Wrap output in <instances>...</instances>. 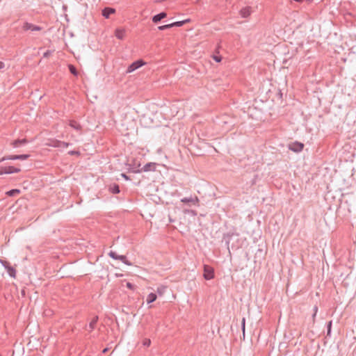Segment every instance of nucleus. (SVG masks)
<instances>
[{
	"instance_id": "nucleus-1",
	"label": "nucleus",
	"mask_w": 356,
	"mask_h": 356,
	"mask_svg": "<svg viewBox=\"0 0 356 356\" xmlns=\"http://www.w3.org/2000/svg\"><path fill=\"white\" fill-rule=\"evenodd\" d=\"M129 160L126 163L128 165V172L132 173H140L142 172L140 161H138L136 159H133L131 163H129Z\"/></svg>"
},
{
	"instance_id": "nucleus-2",
	"label": "nucleus",
	"mask_w": 356,
	"mask_h": 356,
	"mask_svg": "<svg viewBox=\"0 0 356 356\" xmlns=\"http://www.w3.org/2000/svg\"><path fill=\"white\" fill-rule=\"evenodd\" d=\"M238 234L236 232L235 229L225 233L222 236V241H225V245L230 253L229 243L233 236H238Z\"/></svg>"
},
{
	"instance_id": "nucleus-3",
	"label": "nucleus",
	"mask_w": 356,
	"mask_h": 356,
	"mask_svg": "<svg viewBox=\"0 0 356 356\" xmlns=\"http://www.w3.org/2000/svg\"><path fill=\"white\" fill-rule=\"evenodd\" d=\"M108 255L113 259L120 260L127 266H131L132 264L130 262L125 255H119L115 252L111 250Z\"/></svg>"
},
{
	"instance_id": "nucleus-4",
	"label": "nucleus",
	"mask_w": 356,
	"mask_h": 356,
	"mask_svg": "<svg viewBox=\"0 0 356 356\" xmlns=\"http://www.w3.org/2000/svg\"><path fill=\"white\" fill-rule=\"evenodd\" d=\"M215 276L214 270L212 267L204 265V273L203 277L207 280H210L213 279Z\"/></svg>"
},
{
	"instance_id": "nucleus-5",
	"label": "nucleus",
	"mask_w": 356,
	"mask_h": 356,
	"mask_svg": "<svg viewBox=\"0 0 356 356\" xmlns=\"http://www.w3.org/2000/svg\"><path fill=\"white\" fill-rule=\"evenodd\" d=\"M145 65V62L142 59H138L134 62H133L131 65H129L127 69V73H131L139 67H142Z\"/></svg>"
},
{
	"instance_id": "nucleus-6",
	"label": "nucleus",
	"mask_w": 356,
	"mask_h": 356,
	"mask_svg": "<svg viewBox=\"0 0 356 356\" xmlns=\"http://www.w3.org/2000/svg\"><path fill=\"white\" fill-rule=\"evenodd\" d=\"M30 157V154H16V155H10L8 156H4L1 160V161H3L5 160H26Z\"/></svg>"
},
{
	"instance_id": "nucleus-7",
	"label": "nucleus",
	"mask_w": 356,
	"mask_h": 356,
	"mask_svg": "<svg viewBox=\"0 0 356 356\" xmlns=\"http://www.w3.org/2000/svg\"><path fill=\"white\" fill-rule=\"evenodd\" d=\"M304 148V144L300 142H293L289 145V149L294 152H300Z\"/></svg>"
},
{
	"instance_id": "nucleus-8",
	"label": "nucleus",
	"mask_w": 356,
	"mask_h": 356,
	"mask_svg": "<svg viewBox=\"0 0 356 356\" xmlns=\"http://www.w3.org/2000/svg\"><path fill=\"white\" fill-rule=\"evenodd\" d=\"M22 29L24 31L31 30L32 31H39L42 29V28L40 26H37L29 22H24L22 26Z\"/></svg>"
},
{
	"instance_id": "nucleus-9",
	"label": "nucleus",
	"mask_w": 356,
	"mask_h": 356,
	"mask_svg": "<svg viewBox=\"0 0 356 356\" xmlns=\"http://www.w3.org/2000/svg\"><path fill=\"white\" fill-rule=\"evenodd\" d=\"M181 202L184 203V204H187L188 205H191V204H197L198 202H199V199L197 198V197H184L181 200Z\"/></svg>"
},
{
	"instance_id": "nucleus-10",
	"label": "nucleus",
	"mask_w": 356,
	"mask_h": 356,
	"mask_svg": "<svg viewBox=\"0 0 356 356\" xmlns=\"http://www.w3.org/2000/svg\"><path fill=\"white\" fill-rule=\"evenodd\" d=\"M116 10L111 7H105L102 10V15L103 17H104L106 19H108L110 17V15L112 14L115 13Z\"/></svg>"
},
{
	"instance_id": "nucleus-11",
	"label": "nucleus",
	"mask_w": 356,
	"mask_h": 356,
	"mask_svg": "<svg viewBox=\"0 0 356 356\" xmlns=\"http://www.w3.org/2000/svg\"><path fill=\"white\" fill-rule=\"evenodd\" d=\"M167 15H168L167 13L161 12L159 14L154 15L152 17V20L154 24H158L159 22H160L161 21V19L167 17Z\"/></svg>"
},
{
	"instance_id": "nucleus-12",
	"label": "nucleus",
	"mask_w": 356,
	"mask_h": 356,
	"mask_svg": "<svg viewBox=\"0 0 356 356\" xmlns=\"http://www.w3.org/2000/svg\"><path fill=\"white\" fill-rule=\"evenodd\" d=\"M27 143H28V140L26 138L17 139V140H13L11 143V145L15 148H17V147L24 146V145H26Z\"/></svg>"
},
{
	"instance_id": "nucleus-13",
	"label": "nucleus",
	"mask_w": 356,
	"mask_h": 356,
	"mask_svg": "<svg viewBox=\"0 0 356 356\" xmlns=\"http://www.w3.org/2000/svg\"><path fill=\"white\" fill-rule=\"evenodd\" d=\"M156 163L149 162L146 163L142 168V172H149V171H155L156 170Z\"/></svg>"
},
{
	"instance_id": "nucleus-14",
	"label": "nucleus",
	"mask_w": 356,
	"mask_h": 356,
	"mask_svg": "<svg viewBox=\"0 0 356 356\" xmlns=\"http://www.w3.org/2000/svg\"><path fill=\"white\" fill-rule=\"evenodd\" d=\"M71 144L67 142L60 141V140H55L54 142L53 146L54 147H58V148H67Z\"/></svg>"
},
{
	"instance_id": "nucleus-15",
	"label": "nucleus",
	"mask_w": 356,
	"mask_h": 356,
	"mask_svg": "<svg viewBox=\"0 0 356 356\" xmlns=\"http://www.w3.org/2000/svg\"><path fill=\"white\" fill-rule=\"evenodd\" d=\"M98 319L99 317L97 316H94L88 325V328H86V330H88L90 332H92L95 329L96 324L98 321Z\"/></svg>"
},
{
	"instance_id": "nucleus-16",
	"label": "nucleus",
	"mask_w": 356,
	"mask_h": 356,
	"mask_svg": "<svg viewBox=\"0 0 356 356\" xmlns=\"http://www.w3.org/2000/svg\"><path fill=\"white\" fill-rule=\"evenodd\" d=\"M108 191L113 194H118L120 193V186L117 184H111L108 186Z\"/></svg>"
},
{
	"instance_id": "nucleus-17",
	"label": "nucleus",
	"mask_w": 356,
	"mask_h": 356,
	"mask_svg": "<svg viewBox=\"0 0 356 356\" xmlns=\"http://www.w3.org/2000/svg\"><path fill=\"white\" fill-rule=\"evenodd\" d=\"M6 174H12V173H17L21 171V169L19 168H17L15 166H5Z\"/></svg>"
},
{
	"instance_id": "nucleus-18",
	"label": "nucleus",
	"mask_w": 356,
	"mask_h": 356,
	"mask_svg": "<svg viewBox=\"0 0 356 356\" xmlns=\"http://www.w3.org/2000/svg\"><path fill=\"white\" fill-rule=\"evenodd\" d=\"M125 31L122 29H116L115 31V35L119 40H123L124 38Z\"/></svg>"
},
{
	"instance_id": "nucleus-19",
	"label": "nucleus",
	"mask_w": 356,
	"mask_h": 356,
	"mask_svg": "<svg viewBox=\"0 0 356 356\" xmlns=\"http://www.w3.org/2000/svg\"><path fill=\"white\" fill-rule=\"evenodd\" d=\"M250 13L251 11L250 7L243 8L240 10L241 15L244 18L249 17L250 15Z\"/></svg>"
},
{
	"instance_id": "nucleus-20",
	"label": "nucleus",
	"mask_w": 356,
	"mask_h": 356,
	"mask_svg": "<svg viewBox=\"0 0 356 356\" xmlns=\"http://www.w3.org/2000/svg\"><path fill=\"white\" fill-rule=\"evenodd\" d=\"M69 125L72 128H73L74 129L77 130V131L81 130V128H82L81 125L79 122H77L76 121L73 120L70 121Z\"/></svg>"
},
{
	"instance_id": "nucleus-21",
	"label": "nucleus",
	"mask_w": 356,
	"mask_h": 356,
	"mask_svg": "<svg viewBox=\"0 0 356 356\" xmlns=\"http://www.w3.org/2000/svg\"><path fill=\"white\" fill-rule=\"evenodd\" d=\"M157 298V296L154 293H150L147 297V303L150 304L154 302Z\"/></svg>"
},
{
	"instance_id": "nucleus-22",
	"label": "nucleus",
	"mask_w": 356,
	"mask_h": 356,
	"mask_svg": "<svg viewBox=\"0 0 356 356\" xmlns=\"http://www.w3.org/2000/svg\"><path fill=\"white\" fill-rule=\"evenodd\" d=\"M190 22V19H185V20H182V21H177V22H172L171 23L172 27H181L184 24H185L186 23Z\"/></svg>"
},
{
	"instance_id": "nucleus-23",
	"label": "nucleus",
	"mask_w": 356,
	"mask_h": 356,
	"mask_svg": "<svg viewBox=\"0 0 356 356\" xmlns=\"http://www.w3.org/2000/svg\"><path fill=\"white\" fill-rule=\"evenodd\" d=\"M68 70L70 72L73 74L75 76H77L79 75V72L76 67L72 64L68 65Z\"/></svg>"
},
{
	"instance_id": "nucleus-24",
	"label": "nucleus",
	"mask_w": 356,
	"mask_h": 356,
	"mask_svg": "<svg viewBox=\"0 0 356 356\" xmlns=\"http://www.w3.org/2000/svg\"><path fill=\"white\" fill-rule=\"evenodd\" d=\"M19 193L20 190L17 188L11 189L6 193V194L9 197H14L16 196L17 195H19Z\"/></svg>"
},
{
	"instance_id": "nucleus-25",
	"label": "nucleus",
	"mask_w": 356,
	"mask_h": 356,
	"mask_svg": "<svg viewBox=\"0 0 356 356\" xmlns=\"http://www.w3.org/2000/svg\"><path fill=\"white\" fill-rule=\"evenodd\" d=\"M7 273L8 275L13 278H15L16 277V270L14 267L11 266L10 265L6 269Z\"/></svg>"
},
{
	"instance_id": "nucleus-26",
	"label": "nucleus",
	"mask_w": 356,
	"mask_h": 356,
	"mask_svg": "<svg viewBox=\"0 0 356 356\" xmlns=\"http://www.w3.org/2000/svg\"><path fill=\"white\" fill-rule=\"evenodd\" d=\"M332 325V321H330L327 323V337H330V335H331Z\"/></svg>"
},
{
	"instance_id": "nucleus-27",
	"label": "nucleus",
	"mask_w": 356,
	"mask_h": 356,
	"mask_svg": "<svg viewBox=\"0 0 356 356\" xmlns=\"http://www.w3.org/2000/svg\"><path fill=\"white\" fill-rule=\"evenodd\" d=\"M167 287L165 286H160L157 288V290H156V292L160 295V296H162L165 290H166Z\"/></svg>"
},
{
	"instance_id": "nucleus-28",
	"label": "nucleus",
	"mask_w": 356,
	"mask_h": 356,
	"mask_svg": "<svg viewBox=\"0 0 356 356\" xmlns=\"http://www.w3.org/2000/svg\"><path fill=\"white\" fill-rule=\"evenodd\" d=\"M170 28H172V26L171 24L161 25V26H158V29L159 31H164V30H166V29H168Z\"/></svg>"
},
{
	"instance_id": "nucleus-29",
	"label": "nucleus",
	"mask_w": 356,
	"mask_h": 356,
	"mask_svg": "<svg viewBox=\"0 0 356 356\" xmlns=\"http://www.w3.org/2000/svg\"><path fill=\"white\" fill-rule=\"evenodd\" d=\"M241 329L243 331V337L245 338V318H243L241 321Z\"/></svg>"
},
{
	"instance_id": "nucleus-30",
	"label": "nucleus",
	"mask_w": 356,
	"mask_h": 356,
	"mask_svg": "<svg viewBox=\"0 0 356 356\" xmlns=\"http://www.w3.org/2000/svg\"><path fill=\"white\" fill-rule=\"evenodd\" d=\"M143 345L146 347H149L151 345V340L149 339L145 338L143 341Z\"/></svg>"
},
{
	"instance_id": "nucleus-31",
	"label": "nucleus",
	"mask_w": 356,
	"mask_h": 356,
	"mask_svg": "<svg viewBox=\"0 0 356 356\" xmlns=\"http://www.w3.org/2000/svg\"><path fill=\"white\" fill-rule=\"evenodd\" d=\"M68 154L71 156H80L81 153L78 150H71L68 152Z\"/></svg>"
},
{
	"instance_id": "nucleus-32",
	"label": "nucleus",
	"mask_w": 356,
	"mask_h": 356,
	"mask_svg": "<svg viewBox=\"0 0 356 356\" xmlns=\"http://www.w3.org/2000/svg\"><path fill=\"white\" fill-rule=\"evenodd\" d=\"M0 263L6 269H7V268L10 265L8 261L3 259H0Z\"/></svg>"
},
{
	"instance_id": "nucleus-33",
	"label": "nucleus",
	"mask_w": 356,
	"mask_h": 356,
	"mask_svg": "<svg viewBox=\"0 0 356 356\" xmlns=\"http://www.w3.org/2000/svg\"><path fill=\"white\" fill-rule=\"evenodd\" d=\"M212 58L217 63H220L222 60V56L219 55H213Z\"/></svg>"
},
{
	"instance_id": "nucleus-34",
	"label": "nucleus",
	"mask_w": 356,
	"mask_h": 356,
	"mask_svg": "<svg viewBox=\"0 0 356 356\" xmlns=\"http://www.w3.org/2000/svg\"><path fill=\"white\" fill-rule=\"evenodd\" d=\"M52 52H53V51H51V50H47V51H46L43 54V57H44V58H49V57L51 55Z\"/></svg>"
},
{
	"instance_id": "nucleus-35",
	"label": "nucleus",
	"mask_w": 356,
	"mask_h": 356,
	"mask_svg": "<svg viewBox=\"0 0 356 356\" xmlns=\"http://www.w3.org/2000/svg\"><path fill=\"white\" fill-rule=\"evenodd\" d=\"M126 286L129 289H131V290H134L135 289V285L133 284L131 282H127L126 284Z\"/></svg>"
},
{
	"instance_id": "nucleus-36",
	"label": "nucleus",
	"mask_w": 356,
	"mask_h": 356,
	"mask_svg": "<svg viewBox=\"0 0 356 356\" xmlns=\"http://www.w3.org/2000/svg\"><path fill=\"white\" fill-rule=\"evenodd\" d=\"M3 174H6V167L1 166L0 167V175Z\"/></svg>"
},
{
	"instance_id": "nucleus-37",
	"label": "nucleus",
	"mask_w": 356,
	"mask_h": 356,
	"mask_svg": "<svg viewBox=\"0 0 356 356\" xmlns=\"http://www.w3.org/2000/svg\"><path fill=\"white\" fill-rule=\"evenodd\" d=\"M121 176H122V177H123L125 180H127V181H128V180H131L130 177H129L128 175H127L125 173H122V174H121Z\"/></svg>"
},
{
	"instance_id": "nucleus-38",
	"label": "nucleus",
	"mask_w": 356,
	"mask_h": 356,
	"mask_svg": "<svg viewBox=\"0 0 356 356\" xmlns=\"http://www.w3.org/2000/svg\"><path fill=\"white\" fill-rule=\"evenodd\" d=\"M313 310H314V313L315 314H317L318 312V307L316 305H315L313 308Z\"/></svg>"
},
{
	"instance_id": "nucleus-39",
	"label": "nucleus",
	"mask_w": 356,
	"mask_h": 356,
	"mask_svg": "<svg viewBox=\"0 0 356 356\" xmlns=\"http://www.w3.org/2000/svg\"><path fill=\"white\" fill-rule=\"evenodd\" d=\"M4 67H5L4 63H3L2 61H0V70L3 69Z\"/></svg>"
},
{
	"instance_id": "nucleus-40",
	"label": "nucleus",
	"mask_w": 356,
	"mask_h": 356,
	"mask_svg": "<svg viewBox=\"0 0 356 356\" xmlns=\"http://www.w3.org/2000/svg\"><path fill=\"white\" fill-rule=\"evenodd\" d=\"M316 314H315V313H314V314H312V320H313V323H314V322H315V318H316Z\"/></svg>"
},
{
	"instance_id": "nucleus-41",
	"label": "nucleus",
	"mask_w": 356,
	"mask_h": 356,
	"mask_svg": "<svg viewBox=\"0 0 356 356\" xmlns=\"http://www.w3.org/2000/svg\"><path fill=\"white\" fill-rule=\"evenodd\" d=\"M108 350V348H104V349L102 350V353H106Z\"/></svg>"
},
{
	"instance_id": "nucleus-42",
	"label": "nucleus",
	"mask_w": 356,
	"mask_h": 356,
	"mask_svg": "<svg viewBox=\"0 0 356 356\" xmlns=\"http://www.w3.org/2000/svg\"><path fill=\"white\" fill-rule=\"evenodd\" d=\"M162 1H163V0H156V1H155V2H156V3H161V2H162Z\"/></svg>"
},
{
	"instance_id": "nucleus-43",
	"label": "nucleus",
	"mask_w": 356,
	"mask_h": 356,
	"mask_svg": "<svg viewBox=\"0 0 356 356\" xmlns=\"http://www.w3.org/2000/svg\"><path fill=\"white\" fill-rule=\"evenodd\" d=\"M306 1H307V2H308V3H311L312 1H313V0H306Z\"/></svg>"
},
{
	"instance_id": "nucleus-44",
	"label": "nucleus",
	"mask_w": 356,
	"mask_h": 356,
	"mask_svg": "<svg viewBox=\"0 0 356 356\" xmlns=\"http://www.w3.org/2000/svg\"><path fill=\"white\" fill-rule=\"evenodd\" d=\"M191 213H192V214H194V213H195V211H193V210H191Z\"/></svg>"
},
{
	"instance_id": "nucleus-45",
	"label": "nucleus",
	"mask_w": 356,
	"mask_h": 356,
	"mask_svg": "<svg viewBox=\"0 0 356 356\" xmlns=\"http://www.w3.org/2000/svg\"><path fill=\"white\" fill-rule=\"evenodd\" d=\"M0 356H1V355L0 354Z\"/></svg>"
}]
</instances>
